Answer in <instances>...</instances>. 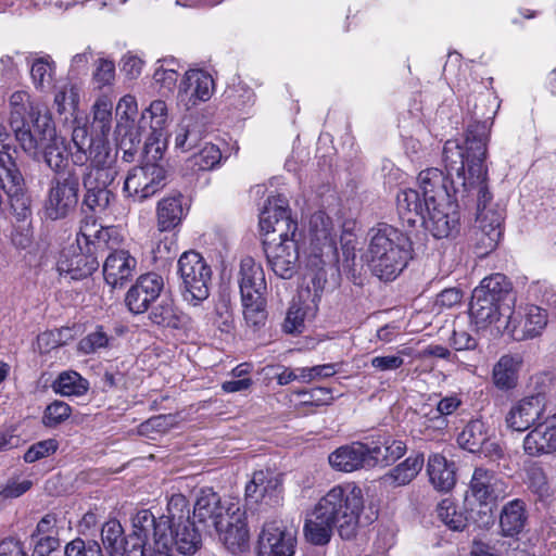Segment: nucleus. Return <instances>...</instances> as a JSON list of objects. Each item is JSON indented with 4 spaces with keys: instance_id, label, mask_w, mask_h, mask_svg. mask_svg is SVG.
Wrapping results in <instances>:
<instances>
[{
    "instance_id": "nucleus-31",
    "label": "nucleus",
    "mask_w": 556,
    "mask_h": 556,
    "mask_svg": "<svg viewBox=\"0 0 556 556\" xmlns=\"http://www.w3.org/2000/svg\"><path fill=\"white\" fill-rule=\"evenodd\" d=\"M184 197L178 193L165 197L157 202V230L161 232L173 231L181 225L188 213V208L184 205Z\"/></svg>"
},
{
    "instance_id": "nucleus-47",
    "label": "nucleus",
    "mask_w": 556,
    "mask_h": 556,
    "mask_svg": "<svg viewBox=\"0 0 556 556\" xmlns=\"http://www.w3.org/2000/svg\"><path fill=\"white\" fill-rule=\"evenodd\" d=\"M51 387L62 396H80L87 393L89 382L78 372L68 370L61 372Z\"/></svg>"
},
{
    "instance_id": "nucleus-22",
    "label": "nucleus",
    "mask_w": 556,
    "mask_h": 556,
    "mask_svg": "<svg viewBox=\"0 0 556 556\" xmlns=\"http://www.w3.org/2000/svg\"><path fill=\"white\" fill-rule=\"evenodd\" d=\"M431 205L416 189L401 190L396 197V210L404 227L414 228L424 224Z\"/></svg>"
},
{
    "instance_id": "nucleus-52",
    "label": "nucleus",
    "mask_w": 556,
    "mask_h": 556,
    "mask_svg": "<svg viewBox=\"0 0 556 556\" xmlns=\"http://www.w3.org/2000/svg\"><path fill=\"white\" fill-rule=\"evenodd\" d=\"M372 460L376 462L377 465L388 466L390 463L395 462L401 458L406 452V445L403 441L393 440L391 442H386L383 445H375L370 447Z\"/></svg>"
},
{
    "instance_id": "nucleus-8",
    "label": "nucleus",
    "mask_w": 556,
    "mask_h": 556,
    "mask_svg": "<svg viewBox=\"0 0 556 556\" xmlns=\"http://www.w3.org/2000/svg\"><path fill=\"white\" fill-rule=\"evenodd\" d=\"M177 267L184 301L192 306H199L210 296L211 266L199 252L191 250L181 254Z\"/></svg>"
},
{
    "instance_id": "nucleus-51",
    "label": "nucleus",
    "mask_w": 556,
    "mask_h": 556,
    "mask_svg": "<svg viewBox=\"0 0 556 556\" xmlns=\"http://www.w3.org/2000/svg\"><path fill=\"white\" fill-rule=\"evenodd\" d=\"M241 301L247 324L253 327L263 325L267 318L265 309L266 300L264 294L253 295L251 300H247L245 296H241Z\"/></svg>"
},
{
    "instance_id": "nucleus-12",
    "label": "nucleus",
    "mask_w": 556,
    "mask_h": 556,
    "mask_svg": "<svg viewBox=\"0 0 556 556\" xmlns=\"http://www.w3.org/2000/svg\"><path fill=\"white\" fill-rule=\"evenodd\" d=\"M546 324L547 315L539 306L530 305L517 311L511 308L498 325V332H507L514 340L523 341L541 334Z\"/></svg>"
},
{
    "instance_id": "nucleus-50",
    "label": "nucleus",
    "mask_w": 556,
    "mask_h": 556,
    "mask_svg": "<svg viewBox=\"0 0 556 556\" xmlns=\"http://www.w3.org/2000/svg\"><path fill=\"white\" fill-rule=\"evenodd\" d=\"M139 128L135 126L134 119L126 118L123 121V117H121L115 129L116 144L119 151L140 146Z\"/></svg>"
},
{
    "instance_id": "nucleus-49",
    "label": "nucleus",
    "mask_w": 556,
    "mask_h": 556,
    "mask_svg": "<svg viewBox=\"0 0 556 556\" xmlns=\"http://www.w3.org/2000/svg\"><path fill=\"white\" fill-rule=\"evenodd\" d=\"M114 337L103 326H97L78 342V351L83 354H93L111 348Z\"/></svg>"
},
{
    "instance_id": "nucleus-53",
    "label": "nucleus",
    "mask_w": 556,
    "mask_h": 556,
    "mask_svg": "<svg viewBox=\"0 0 556 556\" xmlns=\"http://www.w3.org/2000/svg\"><path fill=\"white\" fill-rule=\"evenodd\" d=\"M101 540L106 553L123 551L125 536L119 521L116 519L106 521L101 529Z\"/></svg>"
},
{
    "instance_id": "nucleus-23",
    "label": "nucleus",
    "mask_w": 556,
    "mask_h": 556,
    "mask_svg": "<svg viewBox=\"0 0 556 556\" xmlns=\"http://www.w3.org/2000/svg\"><path fill=\"white\" fill-rule=\"evenodd\" d=\"M370 446L354 442L336 450L329 455L330 465L341 471L351 472L359 468L376 466Z\"/></svg>"
},
{
    "instance_id": "nucleus-1",
    "label": "nucleus",
    "mask_w": 556,
    "mask_h": 556,
    "mask_svg": "<svg viewBox=\"0 0 556 556\" xmlns=\"http://www.w3.org/2000/svg\"><path fill=\"white\" fill-rule=\"evenodd\" d=\"M490 117L484 121H473L465 132L463 144L457 140H447L443 147V162L447 176L439 168L431 167L421 170L418 175L419 191L427 203L447 205L451 201L467 204L470 198L457 199L455 189L462 188L458 184V173L464 176L466 182L475 180L470 173V159L473 160L479 146L483 147V154L477 157V162L485 166L486 143L490 132Z\"/></svg>"
},
{
    "instance_id": "nucleus-33",
    "label": "nucleus",
    "mask_w": 556,
    "mask_h": 556,
    "mask_svg": "<svg viewBox=\"0 0 556 556\" xmlns=\"http://www.w3.org/2000/svg\"><path fill=\"white\" fill-rule=\"evenodd\" d=\"M522 447L525 454L531 457L556 453V425L533 428L526 434Z\"/></svg>"
},
{
    "instance_id": "nucleus-44",
    "label": "nucleus",
    "mask_w": 556,
    "mask_h": 556,
    "mask_svg": "<svg viewBox=\"0 0 556 556\" xmlns=\"http://www.w3.org/2000/svg\"><path fill=\"white\" fill-rule=\"evenodd\" d=\"M332 222L324 212H316L309 219V231L312 242L319 249L328 247L329 249L336 245V236L332 233Z\"/></svg>"
},
{
    "instance_id": "nucleus-21",
    "label": "nucleus",
    "mask_w": 556,
    "mask_h": 556,
    "mask_svg": "<svg viewBox=\"0 0 556 556\" xmlns=\"http://www.w3.org/2000/svg\"><path fill=\"white\" fill-rule=\"evenodd\" d=\"M244 516L245 511H241L238 503H230L228 517L223 521V532H216L227 549L233 554L242 552L249 542Z\"/></svg>"
},
{
    "instance_id": "nucleus-13",
    "label": "nucleus",
    "mask_w": 556,
    "mask_h": 556,
    "mask_svg": "<svg viewBox=\"0 0 556 556\" xmlns=\"http://www.w3.org/2000/svg\"><path fill=\"white\" fill-rule=\"evenodd\" d=\"M132 535L140 541V551L144 556H157L160 548H166L168 540L165 523L151 510L140 509L131 517Z\"/></svg>"
},
{
    "instance_id": "nucleus-48",
    "label": "nucleus",
    "mask_w": 556,
    "mask_h": 556,
    "mask_svg": "<svg viewBox=\"0 0 556 556\" xmlns=\"http://www.w3.org/2000/svg\"><path fill=\"white\" fill-rule=\"evenodd\" d=\"M437 513L439 519L453 531H464L468 526L466 514L450 498L438 504Z\"/></svg>"
},
{
    "instance_id": "nucleus-26",
    "label": "nucleus",
    "mask_w": 556,
    "mask_h": 556,
    "mask_svg": "<svg viewBox=\"0 0 556 556\" xmlns=\"http://www.w3.org/2000/svg\"><path fill=\"white\" fill-rule=\"evenodd\" d=\"M42 152L46 164L60 176L66 173L68 167V148L62 137H58L52 125V132L47 135L41 142H38L35 152H26L37 159Z\"/></svg>"
},
{
    "instance_id": "nucleus-46",
    "label": "nucleus",
    "mask_w": 556,
    "mask_h": 556,
    "mask_svg": "<svg viewBox=\"0 0 556 556\" xmlns=\"http://www.w3.org/2000/svg\"><path fill=\"white\" fill-rule=\"evenodd\" d=\"M222 161L219 148L206 142L198 152L187 159L185 166L192 173L214 169Z\"/></svg>"
},
{
    "instance_id": "nucleus-63",
    "label": "nucleus",
    "mask_w": 556,
    "mask_h": 556,
    "mask_svg": "<svg viewBox=\"0 0 556 556\" xmlns=\"http://www.w3.org/2000/svg\"><path fill=\"white\" fill-rule=\"evenodd\" d=\"M64 556H102L98 542L86 544L81 539H76L65 546Z\"/></svg>"
},
{
    "instance_id": "nucleus-61",
    "label": "nucleus",
    "mask_w": 556,
    "mask_h": 556,
    "mask_svg": "<svg viewBox=\"0 0 556 556\" xmlns=\"http://www.w3.org/2000/svg\"><path fill=\"white\" fill-rule=\"evenodd\" d=\"M419 420L426 429L442 431L448 426L447 419H444L437 407L424 404L418 412Z\"/></svg>"
},
{
    "instance_id": "nucleus-37",
    "label": "nucleus",
    "mask_w": 556,
    "mask_h": 556,
    "mask_svg": "<svg viewBox=\"0 0 556 556\" xmlns=\"http://www.w3.org/2000/svg\"><path fill=\"white\" fill-rule=\"evenodd\" d=\"M204 137V125L198 117H185L175 130V149L189 152L200 146Z\"/></svg>"
},
{
    "instance_id": "nucleus-40",
    "label": "nucleus",
    "mask_w": 556,
    "mask_h": 556,
    "mask_svg": "<svg viewBox=\"0 0 556 556\" xmlns=\"http://www.w3.org/2000/svg\"><path fill=\"white\" fill-rule=\"evenodd\" d=\"M520 365L519 356L503 355L493 367V382L496 388L501 390L515 388Z\"/></svg>"
},
{
    "instance_id": "nucleus-24",
    "label": "nucleus",
    "mask_w": 556,
    "mask_h": 556,
    "mask_svg": "<svg viewBox=\"0 0 556 556\" xmlns=\"http://www.w3.org/2000/svg\"><path fill=\"white\" fill-rule=\"evenodd\" d=\"M459 202L451 201L447 205L432 204L427 215L425 226L434 238H447L457 232L459 225Z\"/></svg>"
},
{
    "instance_id": "nucleus-36",
    "label": "nucleus",
    "mask_w": 556,
    "mask_h": 556,
    "mask_svg": "<svg viewBox=\"0 0 556 556\" xmlns=\"http://www.w3.org/2000/svg\"><path fill=\"white\" fill-rule=\"evenodd\" d=\"M427 472L433 486L442 492L450 491L456 482L455 467L441 454H432L428 458Z\"/></svg>"
},
{
    "instance_id": "nucleus-17",
    "label": "nucleus",
    "mask_w": 556,
    "mask_h": 556,
    "mask_svg": "<svg viewBox=\"0 0 556 556\" xmlns=\"http://www.w3.org/2000/svg\"><path fill=\"white\" fill-rule=\"evenodd\" d=\"M164 290V279L156 273L141 275L127 291L125 304L132 314H143L155 303Z\"/></svg>"
},
{
    "instance_id": "nucleus-5",
    "label": "nucleus",
    "mask_w": 556,
    "mask_h": 556,
    "mask_svg": "<svg viewBox=\"0 0 556 556\" xmlns=\"http://www.w3.org/2000/svg\"><path fill=\"white\" fill-rule=\"evenodd\" d=\"M9 124L24 152H35L38 142L52 132V121L43 106L31 100L26 91L10 97Z\"/></svg>"
},
{
    "instance_id": "nucleus-35",
    "label": "nucleus",
    "mask_w": 556,
    "mask_h": 556,
    "mask_svg": "<svg viewBox=\"0 0 556 556\" xmlns=\"http://www.w3.org/2000/svg\"><path fill=\"white\" fill-rule=\"evenodd\" d=\"M148 318L154 326L179 329L184 325V315L168 295L161 296L149 307Z\"/></svg>"
},
{
    "instance_id": "nucleus-9",
    "label": "nucleus",
    "mask_w": 556,
    "mask_h": 556,
    "mask_svg": "<svg viewBox=\"0 0 556 556\" xmlns=\"http://www.w3.org/2000/svg\"><path fill=\"white\" fill-rule=\"evenodd\" d=\"M16 149L12 143V138L7 127L0 124V168L5 173V179L11 182L9 200L11 207L18 220H25L30 214V197L25 187L24 177L18 169L13 154Z\"/></svg>"
},
{
    "instance_id": "nucleus-64",
    "label": "nucleus",
    "mask_w": 556,
    "mask_h": 556,
    "mask_svg": "<svg viewBox=\"0 0 556 556\" xmlns=\"http://www.w3.org/2000/svg\"><path fill=\"white\" fill-rule=\"evenodd\" d=\"M263 370L267 377L276 379L279 386H287L298 379L295 370L282 365H268Z\"/></svg>"
},
{
    "instance_id": "nucleus-38",
    "label": "nucleus",
    "mask_w": 556,
    "mask_h": 556,
    "mask_svg": "<svg viewBox=\"0 0 556 556\" xmlns=\"http://www.w3.org/2000/svg\"><path fill=\"white\" fill-rule=\"evenodd\" d=\"M89 163L84 174H92L94 172H113L114 178L117 177L118 170L115 163V155L112 154L110 144L101 138L90 139L88 143Z\"/></svg>"
},
{
    "instance_id": "nucleus-43",
    "label": "nucleus",
    "mask_w": 556,
    "mask_h": 556,
    "mask_svg": "<svg viewBox=\"0 0 556 556\" xmlns=\"http://www.w3.org/2000/svg\"><path fill=\"white\" fill-rule=\"evenodd\" d=\"M425 459L422 454L409 456L384 476V481L394 485L409 483L421 470Z\"/></svg>"
},
{
    "instance_id": "nucleus-29",
    "label": "nucleus",
    "mask_w": 556,
    "mask_h": 556,
    "mask_svg": "<svg viewBox=\"0 0 556 556\" xmlns=\"http://www.w3.org/2000/svg\"><path fill=\"white\" fill-rule=\"evenodd\" d=\"M472 292L483 294L493 302L496 301L505 312L514 308L516 303L513 286L503 274H494L484 278Z\"/></svg>"
},
{
    "instance_id": "nucleus-62",
    "label": "nucleus",
    "mask_w": 556,
    "mask_h": 556,
    "mask_svg": "<svg viewBox=\"0 0 556 556\" xmlns=\"http://www.w3.org/2000/svg\"><path fill=\"white\" fill-rule=\"evenodd\" d=\"M327 277L323 269L317 270L311 279L307 288L300 292L303 294V299H311V304L318 307V302L321 299L323 292L326 288Z\"/></svg>"
},
{
    "instance_id": "nucleus-45",
    "label": "nucleus",
    "mask_w": 556,
    "mask_h": 556,
    "mask_svg": "<svg viewBox=\"0 0 556 556\" xmlns=\"http://www.w3.org/2000/svg\"><path fill=\"white\" fill-rule=\"evenodd\" d=\"M160 518L165 523L166 533L170 528L192 521L187 497L182 494H173L168 500L166 514Z\"/></svg>"
},
{
    "instance_id": "nucleus-34",
    "label": "nucleus",
    "mask_w": 556,
    "mask_h": 556,
    "mask_svg": "<svg viewBox=\"0 0 556 556\" xmlns=\"http://www.w3.org/2000/svg\"><path fill=\"white\" fill-rule=\"evenodd\" d=\"M213 86L214 81L207 73L199 70L189 71L179 85V94L182 99L188 97L192 105H195L197 101H207L211 98Z\"/></svg>"
},
{
    "instance_id": "nucleus-16",
    "label": "nucleus",
    "mask_w": 556,
    "mask_h": 556,
    "mask_svg": "<svg viewBox=\"0 0 556 556\" xmlns=\"http://www.w3.org/2000/svg\"><path fill=\"white\" fill-rule=\"evenodd\" d=\"M282 480L271 471L258 470L245 486L244 501L248 509L252 510L258 504L274 507L281 501Z\"/></svg>"
},
{
    "instance_id": "nucleus-30",
    "label": "nucleus",
    "mask_w": 556,
    "mask_h": 556,
    "mask_svg": "<svg viewBox=\"0 0 556 556\" xmlns=\"http://www.w3.org/2000/svg\"><path fill=\"white\" fill-rule=\"evenodd\" d=\"M237 280L241 296H245L247 300H251L253 295L264 294L266 290L263 267L251 256L240 261Z\"/></svg>"
},
{
    "instance_id": "nucleus-27",
    "label": "nucleus",
    "mask_w": 556,
    "mask_h": 556,
    "mask_svg": "<svg viewBox=\"0 0 556 556\" xmlns=\"http://www.w3.org/2000/svg\"><path fill=\"white\" fill-rule=\"evenodd\" d=\"M137 261L126 250H115L110 253L103 264V275L112 288L123 287L132 276Z\"/></svg>"
},
{
    "instance_id": "nucleus-60",
    "label": "nucleus",
    "mask_w": 556,
    "mask_h": 556,
    "mask_svg": "<svg viewBox=\"0 0 556 556\" xmlns=\"http://www.w3.org/2000/svg\"><path fill=\"white\" fill-rule=\"evenodd\" d=\"M59 443L55 439H47L34 443L24 454L26 463H35L41 458L50 456L56 452Z\"/></svg>"
},
{
    "instance_id": "nucleus-19",
    "label": "nucleus",
    "mask_w": 556,
    "mask_h": 556,
    "mask_svg": "<svg viewBox=\"0 0 556 556\" xmlns=\"http://www.w3.org/2000/svg\"><path fill=\"white\" fill-rule=\"evenodd\" d=\"M546 396L539 392L526 396L511 406L506 415V424L515 431H526L536 421L545 419Z\"/></svg>"
},
{
    "instance_id": "nucleus-58",
    "label": "nucleus",
    "mask_w": 556,
    "mask_h": 556,
    "mask_svg": "<svg viewBox=\"0 0 556 556\" xmlns=\"http://www.w3.org/2000/svg\"><path fill=\"white\" fill-rule=\"evenodd\" d=\"M162 137L163 135L161 131H157V134L151 131V135L146 140L142 149V163H163V154L166 148V142Z\"/></svg>"
},
{
    "instance_id": "nucleus-7",
    "label": "nucleus",
    "mask_w": 556,
    "mask_h": 556,
    "mask_svg": "<svg viewBox=\"0 0 556 556\" xmlns=\"http://www.w3.org/2000/svg\"><path fill=\"white\" fill-rule=\"evenodd\" d=\"M478 151L475 154L473 161L470 159V173L476 176V179L466 182L464 176L458 173V180L456 181L462 185V188H456L455 193L457 199L470 198V200H473L477 198L478 213L476 223L481 225L488 233L495 231L498 242L503 235L502 223L504 217L501 211L488 206L492 200V194L486 185L488 169L486 166H482L481 163L477 162V157L483 154V147L479 146Z\"/></svg>"
},
{
    "instance_id": "nucleus-15",
    "label": "nucleus",
    "mask_w": 556,
    "mask_h": 556,
    "mask_svg": "<svg viewBox=\"0 0 556 556\" xmlns=\"http://www.w3.org/2000/svg\"><path fill=\"white\" fill-rule=\"evenodd\" d=\"M296 541V528L282 520L268 521L260 535L258 556H292Z\"/></svg>"
},
{
    "instance_id": "nucleus-41",
    "label": "nucleus",
    "mask_w": 556,
    "mask_h": 556,
    "mask_svg": "<svg viewBox=\"0 0 556 556\" xmlns=\"http://www.w3.org/2000/svg\"><path fill=\"white\" fill-rule=\"evenodd\" d=\"M525 482L528 489L539 498H547L552 496L549 479L543 465L536 460H529L525 463Z\"/></svg>"
},
{
    "instance_id": "nucleus-10",
    "label": "nucleus",
    "mask_w": 556,
    "mask_h": 556,
    "mask_svg": "<svg viewBox=\"0 0 556 556\" xmlns=\"http://www.w3.org/2000/svg\"><path fill=\"white\" fill-rule=\"evenodd\" d=\"M78 192L79 176L75 169L53 178L43 204L46 218L59 220L72 214L78 203Z\"/></svg>"
},
{
    "instance_id": "nucleus-55",
    "label": "nucleus",
    "mask_w": 556,
    "mask_h": 556,
    "mask_svg": "<svg viewBox=\"0 0 556 556\" xmlns=\"http://www.w3.org/2000/svg\"><path fill=\"white\" fill-rule=\"evenodd\" d=\"M54 63L50 56L39 58L34 61L30 67L33 84L39 90L48 88L52 81Z\"/></svg>"
},
{
    "instance_id": "nucleus-20",
    "label": "nucleus",
    "mask_w": 556,
    "mask_h": 556,
    "mask_svg": "<svg viewBox=\"0 0 556 556\" xmlns=\"http://www.w3.org/2000/svg\"><path fill=\"white\" fill-rule=\"evenodd\" d=\"M507 485L494 471L483 467L473 470L469 491L471 496L481 505H489L506 496Z\"/></svg>"
},
{
    "instance_id": "nucleus-11",
    "label": "nucleus",
    "mask_w": 556,
    "mask_h": 556,
    "mask_svg": "<svg viewBox=\"0 0 556 556\" xmlns=\"http://www.w3.org/2000/svg\"><path fill=\"white\" fill-rule=\"evenodd\" d=\"M166 176L164 163H142L128 173L123 191L142 202L165 187Z\"/></svg>"
},
{
    "instance_id": "nucleus-59",
    "label": "nucleus",
    "mask_w": 556,
    "mask_h": 556,
    "mask_svg": "<svg viewBox=\"0 0 556 556\" xmlns=\"http://www.w3.org/2000/svg\"><path fill=\"white\" fill-rule=\"evenodd\" d=\"M471 240L473 241L476 253L479 256H485L497 247V235L495 231L488 233L481 225L476 223L472 230Z\"/></svg>"
},
{
    "instance_id": "nucleus-32",
    "label": "nucleus",
    "mask_w": 556,
    "mask_h": 556,
    "mask_svg": "<svg viewBox=\"0 0 556 556\" xmlns=\"http://www.w3.org/2000/svg\"><path fill=\"white\" fill-rule=\"evenodd\" d=\"M528 521L527 504L521 498H514L503 505L500 513L501 534L516 538L525 529Z\"/></svg>"
},
{
    "instance_id": "nucleus-25",
    "label": "nucleus",
    "mask_w": 556,
    "mask_h": 556,
    "mask_svg": "<svg viewBox=\"0 0 556 556\" xmlns=\"http://www.w3.org/2000/svg\"><path fill=\"white\" fill-rule=\"evenodd\" d=\"M167 538L170 540L166 548H160L157 556H173L174 547L178 553L190 556L195 554L202 545L201 531L195 527L194 520L168 529Z\"/></svg>"
},
{
    "instance_id": "nucleus-18",
    "label": "nucleus",
    "mask_w": 556,
    "mask_h": 556,
    "mask_svg": "<svg viewBox=\"0 0 556 556\" xmlns=\"http://www.w3.org/2000/svg\"><path fill=\"white\" fill-rule=\"evenodd\" d=\"M228 517V506H224L220 497L212 489H202L194 503L193 518L203 526L208 534L223 532V521Z\"/></svg>"
},
{
    "instance_id": "nucleus-6",
    "label": "nucleus",
    "mask_w": 556,
    "mask_h": 556,
    "mask_svg": "<svg viewBox=\"0 0 556 556\" xmlns=\"http://www.w3.org/2000/svg\"><path fill=\"white\" fill-rule=\"evenodd\" d=\"M111 232L110 228L97 229L94 222L91 225L86 223L80 227L76 239L79 252L71 255L63 252L58 262V270L74 280L92 275L99 268V257L110 249Z\"/></svg>"
},
{
    "instance_id": "nucleus-4",
    "label": "nucleus",
    "mask_w": 556,
    "mask_h": 556,
    "mask_svg": "<svg viewBox=\"0 0 556 556\" xmlns=\"http://www.w3.org/2000/svg\"><path fill=\"white\" fill-rule=\"evenodd\" d=\"M369 235L366 258L371 273L381 280L395 279L412 257L409 236L388 224H379Z\"/></svg>"
},
{
    "instance_id": "nucleus-57",
    "label": "nucleus",
    "mask_w": 556,
    "mask_h": 556,
    "mask_svg": "<svg viewBox=\"0 0 556 556\" xmlns=\"http://www.w3.org/2000/svg\"><path fill=\"white\" fill-rule=\"evenodd\" d=\"M79 101L78 89L75 85L64 84L54 96V106L59 114L75 110Z\"/></svg>"
},
{
    "instance_id": "nucleus-14",
    "label": "nucleus",
    "mask_w": 556,
    "mask_h": 556,
    "mask_svg": "<svg viewBox=\"0 0 556 556\" xmlns=\"http://www.w3.org/2000/svg\"><path fill=\"white\" fill-rule=\"evenodd\" d=\"M113 172H94L83 175L85 190L81 206L92 214H103L115 201V193L110 189L115 181Z\"/></svg>"
},
{
    "instance_id": "nucleus-39",
    "label": "nucleus",
    "mask_w": 556,
    "mask_h": 556,
    "mask_svg": "<svg viewBox=\"0 0 556 556\" xmlns=\"http://www.w3.org/2000/svg\"><path fill=\"white\" fill-rule=\"evenodd\" d=\"M317 311L316 305L307 303L303 299V294H299L294 298L287 311L282 329L286 333L294 334L303 332L305 328V320L314 317Z\"/></svg>"
},
{
    "instance_id": "nucleus-28",
    "label": "nucleus",
    "mask_w": 556,
    "mask_h": 556,
    "mask_svg": "<svg viewBox=\"0 0 556 556\" xmlns=\"http://www.w3.org/2000/svg\"><path fill=\"white\" fill-rule=\"evenodd\" d=\"M469 313L478 329L493 325L498 331V325L506 319L509 311L505 312L496 301L493 302L483 294L472 292Z\"/></svg>"
},
{
    "instance_id": "nucleus-54",
    "label": "nucleus",
    "mask_w": 556,
    "mask_h": 556,
    "mask_svg": "<svg viewBox=\"0 0 556 556\" xmlns=\"http://www.w3.org/2000/svg\"><path fill=\"white\" fill-rule=\"evenodd\" d=\"M167 106L162 100L153 101L148 109L142 112L140 119V128H144L146 124L150 123L151 131L157 134L161 131L166 123Z\"/></svg>"
},
{
    "instance_id": "nucleus-2",
    "label": "nucleus",
    "mask_w": 556,
    "mask_h": 556,
    "mask_svg": "<svg viewBox=\"0 0 556 556\" xmlns=\"http://www.w3.org/2000/svg\"><path fill=\"white\" fill-rule=\"evenodd\" d=\"M364 508L363 491L354 483L336 485L315 506L304 534L314 545L327 544L334 528L344 540L355 536Z\"/></svg>"
},
{
    "instance_id": "nucleus-56",
    "label": "nucleus",
    "mask_w": 556,
    "mask_h": 556,
    "mask_svg": "<svg viewBox=\"0 0 556 556\" xmlns=\"http://www.w3.org/2000/svg\"><path fill=\"white\" fill-rule=\"evenodd\" d=\"M72 414V407L63 401L50 403L42 415V424L47 428H55L64 422Z\"/></svg>"
},
{
    "instance_id": "nucleus-42",
    "label": "nucleus",
    "mask_w": 556,
    "mask_h": 556,
    "mask_svg": "<svg viewBox=\"0 0 556 556\" xmlns=\"http://www.w3.org/2000/svg\"><path fill=\"white\" fill-rule=\"evenodd\" d=\"M489 430L480 419L470 420L457 435V443L470 453H478L488 439Z\"/></svg>"
},
{
    "instance_id": "nucleus-3",
    "label": "nucleus",
    "mask_w": 556,
    "mask_h": 556,
    "mask_svg": "<svg viewBox=\"0 0 556 556\" xmlns=\"http://www.w3.org/2000/svg\"><path fill=\"white\" fill-rule=\"evenodd\" d=\"M268 205L260 215V227L266 236L277 235L279 242L264 240V252L271 270L282 279H290L296 273L299 247L296 240L298 224L290 216L283 200L268 199Z\"/></svg>"
}]
</instances>
